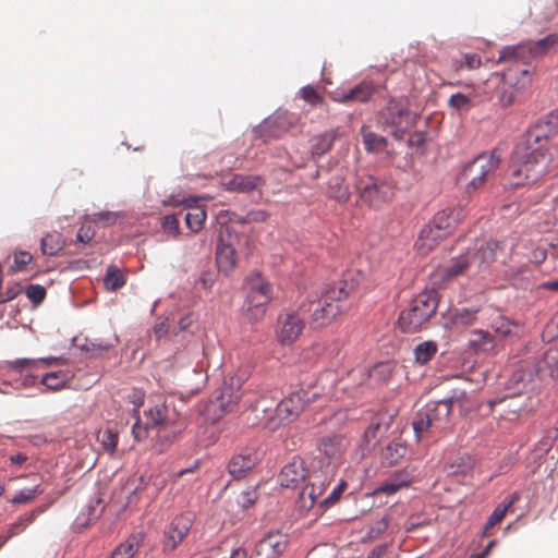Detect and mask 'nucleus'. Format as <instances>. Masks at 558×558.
<instances>
[{"label":"nucleus","instance_id":"10","mask_svg":"<svg viewBox=\"0 0 558 558\" xmlns=\"http://www.w3.org/2000/svg\"><path fill=\"white\" fill-rule=\"evenodd\" d=\"M500 163V155L496 151H489L478 155L462 172V178L468 181V192L477 191L495 174Z\"/></svg>","mask_w":558,"mask_h":558},{"label":"nucleus","instance_id":"53","mask_svg":"<svg viewBox=\"0 0 558 558\" xmlns=\"http://www.w3.org/2000/svg\"><path fill=\"white\" fill-rule=\"evenodd\" d=\"M348 487V484L345 481L341 480L333 488L332 490L330 492V494L323 500L319 501V507L322 509H327L329 507H332L333 505H336L343 492L347 489Z\"/></svg>","mask_w":558,"mask_h":558},{"label":"nucleus","instance_id":"17","mask_svg":"<svg viewBox=\"0 0 558 558\" xmlns=\"http://www.w3.org/2000/svg\"><path fill=\"white\" fill-rule=\"evenodd\" d=\"M375 86L372 82L363 81L349 89L332 92L331 99L340 104L366 102L373 96Z\"/></svg>","mask_w":558,"mask_h":558},{"label":"nucleus","instance_id":"33","mask_svg":"<svg viewBox=\"0 0 558 558\" xmlns=\"http://www.w3.org/2000/svg\"><path fill=\"white\" fill-rule=\"evenodd\" d=\"M63 361H64L63 357H58V356L43 357V359H39V360L17 359L15 361L9 362V367L12 371L20 372V371H23L25 368H33V367H35L39 363H43L46 366H51V365H54V364H61V363H63Z\"/></svg>","mask_w":558,"mask_h":558},{"label":"nucleus","instance_id":"8","mask_svg":"<svg viewBox=\"0 0 558 558\" xmlns=\"http://www.w3.org/2000/svg\"><path fill=\"white\" fill-rule=\"evenodd\" d=\"M317 397V392L298 390L290 393L276 404L274 415L268 417L267 426L276 429L281 425L289 424L296 420L306 405Z\"/></svg>","mask_w":558,"mask_h":558},{"label":"nucleus","instance_id":"46","mask_svg":"<svg viewBox=\"0 0 558 558\" xmlns=\"http://www.w3.org/2000/svg\"><path fill=\"white\" fill-rule=\"evenodd\" d=\"M104 283L108 290L116 291L125 284V278L121 270L110 266L107 269Z\"/></svg>","mask_w":558,"mask_h":558},{"label":"nucleus","instance_id":"38","mask_svg":"<svg viewBox=\"0 0 558 558\" xmlns=\"http://www.w3.org/2000/svg\"><path fill=\"white\" fill-rule=\"evenodd\" d=\"M529 44L531 46L534 58L537 59L548 53L554 47L558 45V34H549L539 40L529 41Z\"/></svg>","mask_w":558,"mask_h":558},{"label":"nucleus","instance_id":"26","mask_svg":"<svg viewBox=\"0 0 558 558\" xmlns=\"http://www.w3.org/2000/svg\"><path fill=\"white\" fill-rule=\"evenodd\" d=\"M440 230L436 229L430 222L427 223L420 232L415 242V247L421 254H427L433 251L441 240L447 235L440 234Z\"/></svg>","mask_w":558,"mask_h":558},{"label":"nucleus","instance_id":"48","mask_svg":"<svg viewBox=\"0 0 558 558\" xmlns=\"http://www.w3.org/2000/svg\"><path fill=\"white\" fill-rule=\"evenodd\" d=\"M477 310L461 308L451 315V323L456 326H470L476 320Z\"/></svg>","mask_w":558,"mask_h":558},{"label":"nucleus","instance_id":"31","mask_svg":"<svg viewBox=\"0 0 558 558\" xmlns=\"http://www.w3.org/2000/svg\"><path fill=\"white\" fill-rule=\"evenodd\" d=\"M386 110L389 122L398 130H404L409 126L410 111L401 101L391 100Z\"/></svg>","mask_w":558,"mask_h":558},{"label":"nucleus","instance_id":"2","mask_svg":"<svg viewBox=\"0 0 558 558\" xmlns=\"http://www.w3.org/2000/svg\"><path fill=\"white\" fill-rule=\"evenodd\" d=\"M354 284L347 280L327 288L322 295L300 307L304 313H310V325L320 328L329 325L338 315L348 310L347 300L354 291Z\"/></svg>","mask_w":558,"mask_h":558},{"label":"nucleus","instance_id":"13","mask_svg":"<svg viewBox=\"0 0 558 558\" xmlns=\"http://www.w3.org/2000/svg\"><path fill=\"white\" fill-rule=\"evenodd\" d=\"M305 322L295 312H284L279 315L276 324V337L281 345L294 343L304 330Z\"/></svg>","mask_w":558,"mask_h":558},{"label":"nucleus","instance_id":"44","mask_svg":"<svg viewBox=\"0 0 558 558\" xmlns=\"http://www.w3.org/2000/svg\"><path fill=\"white\" fill-rule=\"evenodd\" d=\"M361 132L366 150L380 151L386 147L387 140L384 136L377 135L365 126L362 128Z\"/></svg>","mask_w":558,"mask_h":558},{"label":"nucleus","instance_id":"59","mask_svg":"<svg viewBox=\"0 0 558 558\" xmlns=\"http://www.w3.org/2000/svg\"><path fill=\"white\" fill-rule=\"evenodd\" d=\"M495 331L501 336H510L513 333V328H519V326L504 317H500L494 323Z\"/></svg>","mask_w":558,"mask_h":558},{"label":"nucleus","instance_id":"22","mask_svg":"<svg viewBox=\"0 0 558 558\" xmlns=\"http://www.w3.org/2000/svg\"><path fill=\"white\" fill-rule=\"evenodd\" d=\"M469 271L468 257L463 255L452 258L450 263L444 267L438 268L434 275L435 283L439 286L446 284L447 282L453 280L454 278L464 275Z\"/></svg>","mask_w":558,"mask_h":558},{"label":"nucleus","instance_id":"15","mask_svg":"<svg viewBox=\"0 0 558 558\" xmlns=\"http://www.w3.org/2000/svg\"><path fill=\"white\" fill-rule=\"evenodd\" d=\"M194 517L192 513H181L172 519L165 531L163 537V550H174L187 536L192 525Z\"/></svg>","mask_w":558,"mask_h":558},{"label":"nucleus","instance_id":"52","mask_svg":"<svg viewBox=\"0 0 558 558\" xmlns=\"http://www.w3.org/2000/svg\"><path fill=\"white\" fill-rule=\"evenodd\" d=\"M381 430V425L379 422H375L369 424V426L365 429L362 440L363 450H369L374 447L378 441V434Z\"/></svg>","mask_w":558,"mask_h":558},{"label":"nucleus","instance_id":"43","mask_svg":"<svg viewBox=\"0 0 558 558\" xmlns=\"http://www.w3.org/2000/svg\"><path fill=\"white\" fill-rule=\"evenodd\" d=\"M470 345L476 351L488 352L495 347L494 340L488 331L475 330L472 333Z\"/></svg>","mask_w":558,"mask_h":558},{"label":"nucleus","instance_id":"58","mask_svg":"<svg viewBox=\"0 0 558 558\" xmlns=\"http://www.w3.org/2000/svg\"><path fill=\"white\" fill-rule=\"evenodd\" d=\"M162 229L166 233L173 236L179 235L180 221L177 214L168 215L162 219Z\"/></svg>","mask_w":558,"mask_h":558},{"label":"nucleus","instance_id":"24","mask_svg":"<svg viewBox=\"0 0 558 558\" xmlns=\"http://www.w3.org/2000/svg\"><path fill=\"white\" fill-rule=\"evenodd\" d=\"M349 447L348 439L342 435H328L320 439L319 450L330 460L339 461Z\"/></svg>","mask_w":558,"mask_h":558},{"label":"nucleus","instance_id":"20","mask_svg":"<svg viewBox=\"0 0 558 558\" xmlns=\"http://www.w3.org/2000/svg\"><path fill=\"white\" fill-rule=\"evenodd\" d=\"M464 216L463 207H448L436 213L430 223L440 230V234L448 236L462 221Z\"/></svg>","mask_w":558,"mask_h":558},{"label":"nucleus","instance_id":"61","mask_svg":"<svg viewBox=\"0 0 558 558\" xmlns=\"http://www.w3.org/2000/svg\"><path fill=\"white\" fill-rule=\"evenodd\" d=\"M276 401V398H271V402L269 403L267 401V398L265 396H260V398L258 400H256L255 404H252L251 408L252 410H255V411H262L263 413H265L267 415V420L270 415H274V411L275 409H272V403Z\"/></svg>","mask_w":558,"mask_h":558},{"label":"nucleus","instance_id":"21","mask_svg":"<svg viewBox=\"0 0 558 558\" xmlns=\"http://www.w3.org/2000/svg\"><path fill=\"white\" fill-rule=\"evenodd\" d=\"M259 461L258 453L254 449H244L234 454L228 464L230 475L234 480L244 477Z\"/></svg>","mask_w":558,"mask_h":558},{"label":"nucleus","instance_id":"41","mask_svg":"<svg viewBox=\"0 0 558 558\" xmlns=\"http://www.w3.org/2000/svg\"><path fill=\"white\" fill-rule=\"evenodd\" d=\"M186 227L193 231H199L206 220V211L199 206L191 207L184 215Z\"/></svg>","mask_w":558,"mask_h":558},{"label":"nucleus","instance_id":"25","mask_svg":"<svg viewBox=\"0 0 558 558\" xmlns=\"http://www.w3.org/2000/svg\"><path fill=\"white\" fill-rule=\"evenodd\" d=\"M519 494L513 493L510 496L506 497L500 504H498L492 514L488 517L487 521L484 524L483 527V536H489L490 530L499 524L505 517L507 515L508 511L513 507V505L519 500Z\"/></svg>","mask_w":558,"mask_h":558},{"label":"nucleus","instance_id":"55","mask_svg":"<svg viewBox=\"0 0 558 558\" xmlns=\"http://www.w3.org/2000/svg\"><path fill=\"white\" fill-rule=\"evenodd\" d=\"M300 94L301 97L312 107L320 106L324 104L323 96L318 94V92L310 85L304 86L301 89Z\"/></svg>","mask_w":558,"mask_h":558},{"label":"nucleus","instance_id":"37","mask_svg":"<svg viewBox=\"0 0 558 558\" xmlns=\"http://www.w3.org/2000/svg\"><path fill=\"white\" fill-rule=\"evenodd\" d=\"M474 90L469 94L456 93L448 99V106L451 110L457 112L469 111L474 106Z\"/></svg>","mask_w":558,"mask_h":558},{"label":"nucleus","instance_id":"30","mask_svg":"<svg viewBox=\"0 0 558 558\" xmlns=\"http://www.w3.org/2000/svg\"><path fill=\"white\" fill-rule=\"evenodd\" d=\"M536 372L541 377H558V348L550 347L536 364Z\"/></svg>","mask_w":558,"mask_h":558},{"label":"nucleus","instance_id":"16","mask_svg":"<svg viewBox=\"0 0 558 558\" xmlns=\"http://www.w3.org/2000/svg\"><path fill=\"white\" fill-rule=\"evenodd\" d=\"M498 250V242L488 241L475 251H468L463 256L468 257L469 271L481 272L487 269L495 262Z\"/></svg>","mask_w":558,"mask_h":558},{"label":"nucleus","instance_id":"64","mask_svg":"<svg viewBox=\"0 0 558 558\" xmlns=\"http://www.w3.org/2000/svg\"><path fill=\"white\" fill-rule=\"evenodd\" d=\"M256 499H257V494L255 490H245V492H242L236 497V502L242 508L246 509V508L253 506L255 504Z\"/></svg>","mask_w":558,"mask_h":558},{"label":"nucleus","instance_id":"9","mask_svg":"<svg viewBox=\"0 0 558 558\" xmlns=\"http://www.w3.org/2000/svg\"><path fill=\"white\" fill-rule=\"evenodd\" d=\"M355 189L360 201L375 208L390 202L395 195V185L391 181L371 174L360 175Z\"/></svg>","mask_w":558,"mask_h":558},{"label":"nucleus","instance_id":"19","mask_svg":"<svg viewBox=\"0 0 558 558\" xmlns=\"http://www.w3.org/2000/svg\"><path fill=\"white\" fill-rule=\"evenodd\" d=\"M307 476V470L304 461L294 457L289 463H287L278 476V482L282 487L296 488Z\"/></svg>","mask_w":558,"mask_h":558},{"label":"nucleus","instance_id":"4","mask_svg":"<svg viewBox=\"0 0 558 558\" xmlns=\"http://www.w3.org/2000/svg\"><path fill=\"white\" fill-rule=\"evenodd\" d=\"M530 71L524 69L520 71V76L511 71L504 75L494 74L483 85V92L486 100L496 99V104L501 108H508L514 104L517 97L530 85Z\"/></svg>","mask_w":558,"mask_h":558},{"label":"nucleus","instance_id":"39","mask_svg":"<svg viewBox=\"0 0 558 558\" xmlns=\"http://www.w3.org/2000/svg\"><path fill=\"white\" fill-rule=\"evenodd\" d=\"M64 245L62 235L58 232L48 233L41 239L40 250L44 255L53 256L58 254Z\"/></svg>","mask_w":558,"mask_h":558},{"label":"nucleus","instance_id":"6","mask_svg":"<svg viewBox=\"0 0 558 558\" xmlns=\"http://www.w3.org/2000/svg\"><path fill=\"white\" fill-rule=\"evenodd\" d=\"M247 378L248 373L245 369H238L225 378L207 410L208 412L214 411L213 421H217L226 413L234 412L238 409L243 397L242 387Z\"/></svg>","mask_w":558,"mask_h":558},{"label":"nucleus","instance_id":"49","mask_svg":"<svg viewBox=\"0 0 558 558\" xmlns=\"http://www.w3.org/2000/svg\"><path fill=\"white\" fill-rule=\"evenodd\" d=\"M118 343V337L117 336H111V338L109 340H101V339H94V340H89L86 344H85V348L87 351L92 352L93 354H98V353H102V352H106L110 349H112L113 347H116V344Z\"/></svg>","mask_w":558,"mask_h":558},{"label":"nucleus","instance_id":"11","mask_svg":"<svg viewBox=\"0 0 558 558\" xmlns=\"http://www.w3.org/2000/svg\"><path fill=\"white\" fill-rule=\"evenodd\" d=\"M145 416L148 423L153 426L160 427L162 432H169L163 437L175 438L186 427L185 418L179 417L173 410H170L165 404H156L145 411Z\"/></svg>","mask_w":558,"mask_h":558},{"label":"nucleus","instance_id":"5","mask_svg":"<svg viewBox=\"0 0 558 558\" xmlns=\"http://www.w3.org/2000/svg\"><path fill=\"white\" fill-rule=\"evenodd\" d=\"M438 306L436 291H425L414 298L399 315V326L403 332L420 331L434 316Z\"/></svg>","mask_w":558,"mask_h":558},{"label":"nucleus","instance_id":"36","mask_svg":"<svg viewBox=\"0 0 558 558\" xmlns=\"http://www.w3.org/2000/svg\"><path fill=\"white\" fill-rule=\"evenodd\" d=\"M316 505L315 483H311L302 489L295 502V508L301 515L306 514Z\"/></svg>","mask_w":558,"mask_h":558},{"label":"nucleus","instance_id":"1","mask_svg":"<svg viewBox=\"0 0 558 558\" xmlns=\"http://www.w3.org/2000/svg\"><path fill=\"white\" fill-rule=\"evenodd\" d=\"M551 156L544 149L519 143L509 166L508 185L520 187L537 183L549 171Z\"/></svg>","mask_w":558,"mask_h":558},{"label":"nucleus","instance_id":"45","mask_svg":"<svg viewBox=\"0 0 558 558\" xmlns=\"http://www.w3.org/2000/svg\"><path fill=\"white\" fill-rule=\"evenodd\" d=\"M140 542L136 537H130L120 544L111 554L110 558H133L137 553Z\"/></svg>","mask_w":558,"mask_h":558},{"label":"nucleus","instance_id":"18","mask_svg":"<svg viewBox=\"0 0 558 558\" xmlns=\"http://www.w3.org/2000/svg\"><path fill=\"white\" fill-rule=\"evenodd\" d=\"M288 546L286 534L276 531L265 535L256 545V555L260 558H278Z\"/></svg>","mask_w":558,"mask_h":558},{"label":"nucleus","instance_id":"63","mask_svg":"<svg viewBox=\"0 0 558 558\" xmlns=\"http://www.w3.org/2000/svg\"><path fill=\"white\" fill-rule=\"evenodd\" d=\"M481 64H482V61H481L480 56L476 53H472V54H465L463 57V62L458 63V61H457L454 66H456V69L466 66L470 70H474V69L480 68Z\"/></svg>","mask_w":558,"mask_h":558},{"label":"nucleus","instance_id":"56","mask_svg":"<svg viewBox=\"0 0 558 558\" xmlns=\"http://www.w3.org/2000/svg\"><path fill=\"white\" fill-rule=\"evenodd\" d=\"M531 263L539 265L547 258V250L545 245L531 244V252L526 255Z\"/></svg>","mask_w":558,"mask_h":558},{"label":"nucleus","instance_id":"12","mask_svg":"<svg viewBox=\"0 0 558 558\" xmlns=\"http://www.w3.org/2000/svg\"><path fill=\"white\" fill-rule=\"evenodd\" d=\"M239 238L232 233L229 228L220 231L217 247H216V263L220 271L228 275L236 266V245Z\"/></svg>","mask_w":558,"mask_h":558},{"label":"nucleus","instance_id":"50","mask_svg":"<svg viewBox=\"0 0 558 558\" xmlns=\"http://www.w3.org/2000/svg\"><path fill=\"white\" fill-rule=\"evenodd\" d=\"M98 439L101 442L102 448L108 453L112 454L118 445V432L111 428H106L98 434Z\"/></svg>","mask_w":558,"mask_h":558},{"label":"nucleus","instance_id":"3","mask_svg":"<svg viewBox=\"0 0 558 558\" xmlns=\"http://www.w3.org/2000/svg\"><path fill=\"white\" fill-rule=\"evenodd\" d=\"M456 398L430 401L420 410L412 425L418 441L438 436L450 426V416Z\"/></svg>","mask_w":558,"mask_h":558},{"label":"nucleus","instance_id":"35","mask_svg":"<svg viewBox=\"0 0 558 558\" xmlns=\"http://www.w3.org/2000/svg\"><path fill=\"white\" fill-rule=\"evenodd\" d=\"M71 376L69 372L65 371H58V372H51L47 373L43 376L40 383L44 385L47 389L52 391L61 390L66 386V384L70 381Z\"/></svg>","mask_w":558,"mask_h":558},{"label":"nucleus","instance_id":"7","mask_svg":"<svg viewBox=\"0 0 558 558\" xmlns=\"http://www.w3.org/2000/svg\"><path fill=\"white\" fill-rule=\"evenodd\" d=\"M245 315L250 322H258L266 313L272 299L270 284L259 274H251L245 279Z\"/></svg>","mask_w":558,"mask_h":558},{"label":"nucleus","instance_id":"27","mask_svg":"<svg viewBox=\"0 0 558 558\" xmlns=\"http://www.w3.org/2000/svg\"><path fill=\"white\" fill-rule=\"evenodd\" d=\"M260 182L259 177L232 174L222 180V186L230 192L248 193L255 190Z\"/></svg>","mask_w":558,"mask_h":558},{"label":"nucleus","instance_id":"42","mask_svg":"<svg viewBox=\"0 0 558 558\" xmlns=\"http://www.w3.org/2000/svg\"><path fill=\"white\" fill-rule=\"evenodd\" d=\"M438 347L435 341H424L418 343L414 349V357L418 364L428 363L437 353Z\"/></svg>","mask_w":558,"mask_h":558},{"label":"nucleus","instance_id":"62","mask_svg":"<svg viewBox=\"0 0 558 558\" xmlns=\"http://www.w3.org/2000/svg\"><path fill=\"white\" fill-rule=\"evenodd\" d=\"M32 255L26 251H19L14 254V264L11 267L13 271H20L32 262Z\"/></svg>","mask_w":558,"mask_h":558},{"label":"nucleus","instance_id":"51","mask_svg":"<svg viewBox=\"0 0 558 558\" xmlns=\"http://www.w3.org/2000/svg\"><path fill=\"white\" fill-rule=\"evenodd\" d=\"M405 452V446L399 442H392L386 447L384 458L388 465H395L400 461Z\"/></svg>","mask_w":558,"mask_h":558},{"label":"nucleus","instance_id":"54","mask_svg":"<svg viewBox=\"0 0 558 558\" xmlns=\"http://www.w3.org/2000/svg\"><path fill=\"white\" fill-rule=\"evenodd\" d=\"M388 526L389 519L387 517H383L368 526L366 538L369 541L379 538L387 531Z\"/></svg>","mask_w":558,"mask_h":558},{"label":"nucleus","instance_id":"40","mask_svg":"<svg viewBox=\"0 0 558 558\" xmlns=\"http://www.w3.org/2000/svg\"><path fill=\"white\" fill-rule=\"evenodd\" d=\"M532 373L525 371H517L509 379V385L513 392L509 393L508 397L521 395L526 391L530 381L532 380Z\"/></svg>","mask_w":558,"mask_h":558},{"label":"nucleus","instance_id":"60","mask_svg":"<svg viewBox=\"0 0 558 558\" xmlns=\"http://www.w3.org/2000/svg\"><path fill=\"white\" fill-rule=\"evenodd\" d=\"M132 435L136 441H143L149 436V423H142L138 418L132 426Z\"/></svg>","mask_w":558,"mask_h":558},{"label":"nucleus","instance_id":"23","mask_svg":"<svg viewBox=\"0 0 558 558\" xmlns=\"http://www.w3.org/2000/svg\"><path fill=\"white\" fill-rule=\"evenodd\" d=\"M535 60L529 41L515 46H507L500 50L498 62L529 64Z\"/></svg>","mask_w":558,"mask_h":558},{"label":"nucleus","instance_id":"34","mask_svg":"<svg viewBox=\"0 0 558 558\" xmlns=\"http://www.w3.org/2000/svg\"><path fill=\"white\" fill-rule=\"evenodd\" d=\"M328 195L340 203H347L350 199L349 186L344 184L341 175H335L329 180Z\"/></svg>","mask_w":558,"mask_h":558},{"label":"nucleus","instance_id":"28","mask_svg":"<svg viewBox=\"0 0 558 558\" xmlns=\"http://www.w3.org/2000/svg\"><path fill=\"white\" fill-rule=\"evenodd\" d=\"M410 484V474L405 471H397L383 483H380V485L375 489L374 494L393 495L401 488L408 487Z\"/></svg>","mask_w":558,"mask_h":558},{"label":"nucleus","instance_id":"29","mask_svg":"<svg viewBox=\"0 0 558 558\" xmlns=\"http://www.w3.org/2000/svg\"><path fill=\"white\" fill-rule=\"evenodd\" d=\"M48 505H43L34 508L32 511L21 515L19 520L10 527L9 534L7 536H0V548L4 545V543L12 536L19 534L24 531L29 524H32L36 518L44 513L48 508Z\"/></svg>","mask_w":558,"mask_h":558},{"label":"nucleus","instance_id":"32","mask_svg":"<svg viewBox=\"0 0 558 558\" xmlns=\"http://www.w3.org/2000/svg\"><path fill=\"white\" fill-rule=\"evenodd\" d=\"M336 132L333 130L325 131L324 133L314 136L311 140V154L315 157H322L326 153H328L336 140Z\"/></svg>","mask_w":558,"mask_h":558},{"label":"nucleus","instance_id":"14","mask_svg":"<svg viewBox=\"0 0 558 558\" xmlns=\"http://www.w3.org/2000/svg\"><path fill=\"white\" fill-rule=\"evenodd\" d=\"M558 132V111L551 112L544 119L537 121L529 129L525 138L521 142L529 147L543 148V143Z\"/></svg>","mask_w":558,"mask_h":558},{"label":"nucleus","instance_id":"57","mask_svg":"<svg viewBox=\"0 0 558 558\" xmlns=\"http://www.w3.org/2000/svg\"><path fill=\"white\" fill-rule=\"evenodd\" d=\"M26 296L34 305H39L46 298V289L40 284H31L26 289Z\"/></svg>","mask_w":558,"mask_h":558},{"label":"nucleus","instance_id":"47","mask_svg":"<svg viewBox=\"0 0 558 558\" xmlns=\"http://www.w3.org/2000/svg\"><path fill=\"white\" fill-rule=\"evenodd\" d=\"M43 493L44 489L40 487V485H36L32 488H25L20 490L11 498L10 501L13 505H27Z\"/></svg>","mask_w":558,"mask_h":558}]
</instances>
